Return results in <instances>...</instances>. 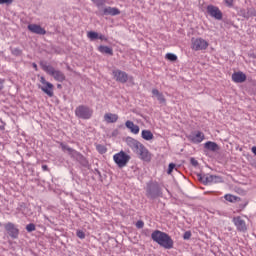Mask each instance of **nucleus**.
<instances>
[{
	"mask_svg": "<svg viewBox=\"0 0 256 256\" xmlns=\"http://www.w3.org/2000/svg\"><path fill=\"white\" fill-rule=\"evenodd\" d=\"M151 239L154 241V243H157L160 245V247H163L164 249H173V238L169 236V234L161 231V230H155L151 234Z\"/></svg>",
	"mask_w": 256,
	"mask_h": 256,
	"instance_id": "obj_1",
	"label": "nucleus"
},
{
	"mask_svg": "<svg viewBox=\"0 0 256 256\" xmlns=\"http://www.w3.org/2000/svg\"><path fill=\"white\" fill-rule=\"evenodd\" d=\"M1 89H3V82L2 81H0V91H1Z\"/></svg>",
	"mask_w": 256,
	"mask_h": 256,
	"instance_id": "obj_44",
	"label": "nucleus"
},
{
	"mask_svg": "<svg viewBox=\"0 0 256 256\" xmlns=\"http://www.w3.org/2000/svg\"><path fill=\"white\" fill-rule=\"evenodd\" d=\"M183 239H191V231H186L183 235Z\"/></svg>",
	"mask_w": 256,
	"mask_h": 256,
	"instance_id": "obj_41",
	"label": "nucleus"
},
{
	"mask_svg": "<svg viewBox=\"0 0 256 256\" xmlns=\"http://www.w3.org/2000/svg\"><path fill=\"white\" fill-rule=\"evenodd\" d=\"M187 139L192 143H201L203 139H205V134L203 132L198 131L196 134H190L187 136Z\"/></svg>",
	"mask_w": 256,
	"mask_h": 256,
	"instance_id": "obj_15",
	"label": "nucleus"
},
{
	"mask_svg": "<svg viewBox=\"0 0 256 256\" xmlns=\"http://www.w3.org/2000/svg\"><path fill=\"white\" fill-rule=\"evenodd\" d=\"M72 159H76V161H79L81 165H83L84 167H87V164H88L87 158H85V156H83L78 151H76V156H72Z\"/></svg>",
	"mask_w": 256,
	"mask_h": 256,
	"instance_id": "obj_21",
	"label": "nucleus"
},
{
	"mask_svg": "<svg viewBox=\"0 0 256 256\" xmlns=\"http://www.w3.org/2000/svg\"><path fill=\"white\" fill-rule=\"evenodd\" d=\"M152 95L153 97L157 98V101H159V103L165 105L167 103V99H165V95H163V93H161L159 90L157 89H152Z\"/></svg>",
	"mask_w": 256,
	"mask_h": 256,
	"instance_id": "obj_19",
	"label": "nucleus"
},
{
	"mask_svg": "<svg viewBox=\"0 0 256 256\" xmlns=\"http://www.w3.org/2000/svg\"><path fill=\"white\" fill-rule=\"evenodd\" d=\"M4 229L9 237H11V239L19 238V228H17V226H15V224H13L12 222L4 224Z\"/></svg>",
	"mask_w": 256,
	"mask_h": 256,
	"instance_id": "obj_9",
	"label": "nucleus"
},
{
	"mask_svg": "<svg viewBox=\"0 0 256 256\" xmlns=\"http://www.w3.org/2000/svg\"><path fill=\"white\" fill-rule=\"evenodd\" d=\"M98 39H100L101 41H107V38L105 37V35L102 34H98Z\"/></svg>",
	"mask_w": 256,
	"mask_h": 256,
	"instance_id": "obj_42",
	"label": "nucleus"
},
{
	"mask_svg": "<svg viewBox=\"0 0 256 256\" xmlns=\"http://www.w3.org/2000/svg\"><path fill=\"white\" fill-rule=\"evenodd\" d=\"M206 10L208 15H210V17H213L217 21H221V19H223V12L219 10V7L208 5Z\"/></svg>",
	"mask_w": 256,
	"mask_h": 256,
	"instance_id": "obj_10",
	"label": "nucleus"
},
{
	"mask_svg": "<svg viewBox=\"0 0 256 256\" xmlns=\"http://www.w3.org/2000/svg\"><path fill=\"white\" fill-rule=\"evenodd\" d=\"M87 37L90 39V41H95V39H99V33L94 31L87 32Z\"/></svg>",
	"mask_w": 256,
	"mask_h": 256,
	"instance_id": "obj_27",
	"label": "nucleus"
},
{
	"mask_svg": "<svg viewBox=\"0 0 256 256\" xmlns=\"http://www.w3.org/2000/svg\"><path fill=\"white\" fill-rule=\"evenodd\" d=\"M247 18L249 17H256V11L255 10H249L248 15L246 16Z\"/></svg>",
	"mask_w": 256,
	"mask_h": 256,
	"instance_id": "obj_38",
	"label": "nucleus"
},
{
	"mask_svg": "<svg viewBox=\"0 0 256 256\" xmlns=\"http://www.w3.org/2000/svg\"><path fill=\"white\" fill-rule=\"evenodd\" d=\"M77 237H79V239H85V232L78 230Z\"/></svg>",
	"mask_w": 256,
	"mask_h": 256,
	"instance_id": "obj_36",
	"label": "nucleus"
},
{
	"mask_svg": "<svg viewBox=\"0 0 256 256\" xmlns=\"http://www.w3.org/2000/svg\"><path fill=\"white\" fill-rule=\"evenodd\" d=\"M98 51H100V53H104L106 55H111V56L113 55V49L110 48L109 46L101 45L98 47Z\"/></svg>",
	"mask_w": 256,
	"mask_h": 256,
	"instance_id": "obj_24",
	"label": "nucleus"
},
{
	"mask_svg": "<svg viewBox=\"0 0 256 256\" xmlns=\"http://www.w3.org/2000/svg\"><path fill=\"white\" fill-rule=\"evenodd\" d=\"M153 137V133L150 130L142 131V139H145V141H151Z\"/></svg>",
	"mask_w": 256,
	"mask_h": 256,
	"instance_id": "obj_25",
	"label": "nucleus"
},
{
	"mask_svg": "<svg viewBox=\"0 0 256 256\" xmlns=\"http://www.w3.org/2000/svg\"><path fill=\"white\" fill-rule=\"evenodd\" d=\"M61 87V84H58V88Z\"/></svg>",
	"mask_w": 256,
	"mask_h": 256,
	"instance_id": "obj_46",
	"label": "nucleus"
},
{
	"mask_svg": "<svg viewBox=\"0 0 256 256\" xmlns=\"http://www.w3.org/2000/svg\"><path fill=\"white\" fill-rule=\"evenodd\" d=\"M173 169H175V164L170 163L167 171L168 175H171V173H173Z\"/></svg>",
	"mask_w": 256,
	"mask_h": 256,
	"instance_id": "obj_34",
	"label": "nucleus"
},
{
	"mask_svg": "<svg viewBox=\"0 0 256 256\" xmlns=\"http://www.w3.org/2000/svg\"><path fill=\"white\" fill-rule=\"evenodd\" d=\"M235 3V0H225V4L227 5V7H233Z\"/></svg>",
	"mask_w": 256,
	"mask_h": 256,
	"instance_id": "obj_37",
	"label": "nucleus"
},
{
	"mask_svg": "<svg viewBox=\"0 0 256 256\" xmlns=\"http://www.w3.org/2000/svg\"><path fill=\"white\" fill-rule=\"evenodd\" d=\"M190 163L193 167H197V165H199V162L195 158H191Z\"/></svg>",
	"mask_w": 256,
	"mask_h": 256,
	"instance_id": "obj_40",
	"label": "nucleus"
},
{
	"mask_svg": "<svg viewBox=\"0 0 256 256\" xmlns=\"http://www.w3.org/2000/svg\"><path fill=\"white\" fill-rule=\"evenodd\" d=\"M126 143L128 145V147L132 148L133 151H137L139 146H141V142L137 141L136 139L132 138V137H127L126 138Z\"/></svg>",
	"mask_w": 256,
	"mask_h": 256,
	"instance_id": "obj_18",
	"label": "nucleus"
},
{
	"mask_svg": "<svg viewBox=\"0 0 256 256\" xmlns=\"http://www.w3.org/2000/svg\"><path fill=\"white\" fill-rule=\"evenodd\" d=\"M10 3H13V0H0V5H10Z\"/></svg>",
	"mask_w": 256,
	"mask_h": 256,
	"instance_id": "obj_39",
	"label": "nucleus"
},
{
	"mask_svg": "<svg viewBox=\"0 0 256 256\" xmlns=\"http://www.w3.org/2000/svg\"><path fill=\"white\" fill-rule=\"evenodd\" d=\"M36 227L35 224L30 223L26 226V231H28V233H32V231H35Z\"/></svg>",
	"mask_w": 256,
	"mask_h": 256,
	"instance_id": "obj_31",
	"label": "nucleus"
},
{
	"mask_svg": "<svg viewBox=\"0 0 256 256\" xmlns=\"http://www.w3.org/2000/svg\"><path fill=\"white\" fill-rule=\"evenodd\" d=\"M75 115L79 117V119H91L93 110L85 105H80L76 108Z\"/></svg>",
	"mask_w": 256,
	"mask_h": 256,
	"instance_id": "obj_7",
	"label": "nucleus"
},
{
	"mask_svg": "<svg viewBox=\"0 0 256 256\" xmlns=\"http://www.w3.org/2000/svg\"><path fill=\"white\" fill-rule=\"evenodd\" d=\"M113 77L115 81L118 83H127V81H130V83H133L134 79L133 76H129L127 72L121 71L119 69L112 71Z\"/></svg>",
	"mask_w": 256,
	"mask_h": 256,
	"instance_id": "obj_6",
	"label": "nucleus"
},
{
	"mask_svg": "<svg viewBox=\"0 0 256 256\" xmlns=\"http://www.w3.org/2000/svg\"><path fill=\"white\" fill-rule=\"evenodd\" d=\"M163 192H161V186H159V182L150 181L146 186V197L148 199H157V197H161Z\"/></svg>",
	"mask_w": 256,
	"mask_h": 256,
	"instance_id": "obj_4",
	"label": "nucleus"
},
{
	"mask_svg": "<svg viewBox=\"0 0 256 256\" xmlns=\"http://www.w3.org/2000/svg\"><path fill=\"white\" fill-rule=\"evenodd\" d=\"M205 149L208 151H217L219 149V145L215 142L208 141L204 144Z\"/></svg>",
	"mask_w": 256,
	"mask_h": 256,
	"instance_id": "obj_23",
	"label": "nucleus"
},
{
	"mask_svg": "<svg viewBox=\"0 0 256 256\" xmlns=\"http://www.w3.org/2000/svg\"><path fill=\"white\" fill-rule=\"evenodd\" d=\"M28 30H30L31 33H35L36 35H46L47 34V31L44 30V28L41 27V25H37V24H29Z\"/></svg>",
	"mask_w": 256,
	"mask_h": 256,
	"instance_id": "obj_14",
	"label": "nucleus"
},
{
	"mask_svg": "<svg viewBox=\"0 0 256 256\" xmlns=\"http://www.w3.org/2000/svg\"><path fill=\"white\" fill-rule=\"evenodd\" d=\"M11 49V53L12 55H14L15 57H21L23 51L19 48H10Z\"/></svg>",
	"mask_w": 256,
	"mask_h": 256,
	"instance_id": "obj_29",
	"label": "nucleus"
},
{
	"mask_svg": "<svg viewBox=\"0 0 256 256\" xmlns=\"http://www.w3.org/2000/svg\"><path fill=\"white\" fill-rule=\"evenodd\" d=\"M135 125V123H133V121H126L125 126L127 127V129H131L133 126Z\"/></svg>",
	"mask_w": 256,
	"mask_h": 256,
	"instance_id": "obj_35",
	"label": "nucleus"
},
{
	"mask_svg": "<svg viewBox=\"0 0 256 256\" xmlns=\"http://www.w3.org/2000/svg\"><path fill=\"white\" fill-rule=\"evenodd\" d=\"M233 221L238 231H242V232L247 231V224H245V221L241 219V217H236L233 219Z\"/></svg>",
	"mask_w": 256,
	"mask_h": 256,
	"instance_id": "obj_17",
	"label": "nucleus"
},
{
	"mask_svg": "<svg viewBox=\"0 0 256 256\" xmlns=\"http://www.w3.org/2000/svg\"><path fill=\"white\" fill-rule=\"evenodd\" d=\"M40 83H42V87H40L41 91L48 95V97H53V84L48 82L45 77H40Z\"/></svg>",
	"mask_w": 256,
	"mask_h": 256,
	"instance_id": "obj_11",
	"label": "nucleus"
},
{
	"mask_svg": "<svg viewBox=\"0 0 256 256\" xmlns=\"http://www.w3.org/2000/svg\"><path fill=\"white\" fill-rule=\"evenodd\" d=\"M42 170H43V171H49V167H48L47 165H43V166H42Z\"/></svg>",
	"mask_w": 256,
	"mask_h": 256,
	"instance_id": "obj_43",
	"label": "nucleus"
},
{
	"mask_svg": "<svg viewBox=\"0 0 256 256\" xmlns=\"http://www.w3.org/2000/svg\"><path fill=\"white\" fill-rule=\"evenodd\" d=\"M40 67L48 75H51L55 81H58L59 83H63V81H65V74L61 70H56L53 66L48 65L47 62H40Z\"/></svg>",
	"mask_w": 256,
	"mask_h": 256,
	"instance_id": "obj_3",
	"label": "nucleus"
},
{
	"mask_svg": "<svg viewBox=\"0 0 256 256\" xmlns=\"http://www.w3.org/2000/svg\"><path fill=\"white\" fill-rule=\"evenodd\" d=\"M137 155H139V158L142 161H146L149 163L151 161V153H149V150L145 147V145H140L139 148L135 151Z\"/></svg>",
	"mask_w": 256,
	"mask_h": 256,
	"instance_id": "obj_12",
	"label": "nucleus"
},
{
	"mask_svg": "<svg viewBox=\"0 0 256 256\" xmlns=\"http://www.w3.org/2000/svg\"><path fill=\"white\" fill-rule=\"evenodd\" d=\"M166 59H168V61H176L177 60V55H175L173 53H167L166 54Z\"/></svg>",
	"mask_w": 256,
	"mask_h": 256,
	"instance_id": "obj_30",
	"label": "nucleus"
},
{
	"mask_svg": "<svg viewBox=\"0 0 256 256\" xmlns=\"http://www.w3.org/2000/svg\"><path fill=\"white\" fill-rule=\"evenodd\" d=\"M224 198L226 201H229V203H237V201H241V198L231 194H226Z\"/></svg>",
	"mask_w": 256,
	"mask_h": 256,
	"instance_id": "obj_26",
	"label": "nucleus"
},
{
	"mask_svg": "<svg viewBox=\"0 0 256 256\" xmlns=\"http://www.w3.org/2000/svg\"><path fill=\"white\" fill-rule=\"evenodd\" d=\"M34 69L37 71V64H33Z\"/></svg>",
	"mask_w": 256,
	"mask_h": 256,
	"instance_id": "obj_45",
	"label": "nucleus"
},
{
	"mask_svg": "<svg viewBox=\"0 0 256 256\" xmlns=\"http://www.w3.org/2000/svg\"><path fill=\"white\" fill-rule=\"evenodd\" d=\"M209 47V42L203 38H196L192 40V49L194 51H205Z\"/></svg>",
	"mask_w": 256,
	"mask_h": 256,
	"instance_id": "obj_8",
	"label": "nucleus"
},
{
	"mask_svg": "<svg viewBox=\"0 0 256 256\" xmlns=\"http://www.w3.org/2000/svg\"><path fill=\"white\" fill-rule=\"evenodd\" d=\"M61 149H62V151H67L68 155H70V157H72V158L77 155V150H75L63 143L61 144Z\"/></svg>",
	"mask_w": 256,
	"mask_h": 256,
	"instance_id": "obj_22",
	"label": "nucleus"
},
{
	"mask_svg": "<svg viewBox=\"0 0 256 256\" xmlns=\"http://www.w3.org/2000/svg\"><path fill=\"white\" fill-rule=\"evenodd\" d=\"M93 3L96 5V7L99 9L98 15H111V17H115L117 15H121V10L116 7H105L103 8V5H105V0H92Z\"/></svg>",
	"mask_w": 256,
	"mask_h": 256,
	"instance_id": "obj_2",
	"label": "nucleus"
},
{
	"mask_svg": "<svg viewBox=\"0 0 256 256\" xmlns=\"http://www.w3.org/2000/svg\"><path fill=\"white\" fill-rule=\"evenodd\" d=\"M96 150L98 151V153H100L101 155H104V153H107V147L101 145V144H97L96 145Z\"/></svg>",
	"mask_w": 256,
	"mask_h": 256,
	"instance_id": "obj_28",
	"label": "nucleus"
},
{
	"mask_svg": "<svg viewBox=\"0 0 256 256\" xmlns=\"http://www.w3.org/2000/svg\"><path fill=\"white\" fill-rule=\"evenodd\" d=\"M104 121H106V123H117V121H119V115L113 113H106L104 115Z\"/></svg>",
	"mask_w": 256,
	"mask_h": 256,
	"instance_id": "obj_20",
	"label": "nucleus"
},
{
	"mask_svg": "<svg viewBox=\"0 0 256 256\" xmlns=\"http://www.w3.org/2000/svg\"><path fill=\"white\" fill-rule=\"evenodd\" d=\"M131 133H134V135H137L139 133V127L134 124V126L130 129Z\"/></svg>",
	"mask_w": 256,
	"mask_h": 256,
	"instance_id": "obj_33",
	"label": "nucleus"
},
{
	"mask_svg": "<svg viewBox=\"0 0 256 256\" xmlns=\"http://www.w3.org/2000/svg\"><path fill=\"white\" fill-rule=\"evenodd\" d=\"M136 227H137V229H143V227H145V222H143V220L137 221Z\"/></svg>",
	"mask_w": 256,
	"mask_h": 256,
	"instance_id": "obj_32",
	"label": "nucleus"
},
{
	"mask_svg": "<svg viewBox=\"0 0 256 256\" xmlns=\"http://www.w3.org/2000/svg\"><path fill=\"white\" fill-rule=\"evenodd\" d=\"M232 81H234V83H245V81H247V75L243 72H236L232 74Z\"/></svg>",
	"mask_w": 256,
	"mask_h": 256,
	"instance_id": "obj_16",
	"label": "nucleus"
},
{
	"mask_svg": "<svg viewBox=\"0 0 256 256\" xmlns=\"http://www.w3.org/2000/svg\"><path fill=\"white\" fill-rule=\"evenodd\" d=\"M113 161L116 163L119 169H123V167H127L129 161H131V156L126 154L125 151L121 150L120 152L114 154Z\"/></svg>",
	"mask_w": 256,
	"mask_h": 256,
	"instance_id": "obj_5",
	"label": "nucleus"
},
{
	"mask_svg": "<svg viewBox=\"0 0 256 256\" xmlns=\"http://www.w3.org/2000/svg\"><path fill=\"white\" fill-rule=\"evenodd\" d=\"M199 181H202L204 185H207L208 183H221V177L215 176V175H198Z\"/></svg>",
	"mask_w": 256,
	"mask_h": 256,
	"instance_id": "obj_13",
	"label": "nucleus"
}]
</instances>
